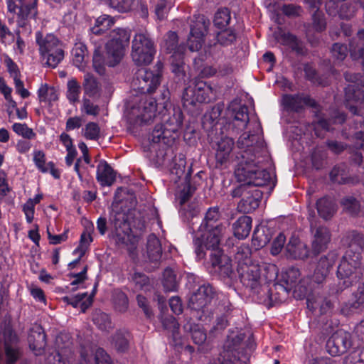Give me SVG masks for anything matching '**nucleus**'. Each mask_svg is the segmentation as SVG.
<instances>
[{"instance_id":"nucleus-1","label":"nucleus","mask_w":364,"mask_h":364,"mask_svg":"<svg viewBox=\"0 0 364 364\" xmlns=\"http://www.w3.org/2000/svg\"><path fill=\"white\" fill-rule=\"evenodd\" d=\"M237 147L240 151L236 159L237 164L235 175L239 181L245 182L253 186H264L269 184L274 186L272 175L264 169H260L259 164L267 154L263 140L258 135L243 134L238 139Z\"/></svg>"},{"instance_id":"nucleus-2","label":"nucleus","mask_w":364,"mask_h":364,"mask_svg":"<svg viewBox=\"0 0 364 364\" xmlns=\"http://www.w3.org/2000/svg\"><path fill=\"white\" fill-rule=\"evenodd\" d=\"M161 75L146 69H139L132 82V87L136 92L141 94L136 97L135 104L127 114L131 124L143 125L151 123L156 117V101L146 94L155 91L160 84Z\"/></svg>"},{"instance_id":"nucleus-3","label":"nucleus","mask_w":364,"mask_h":364,"mask_svg":"<svg viewBox=\"0 0 364 364\" xmlns=\"http://www.w3.org/2000/svg\"><path fill=\"white\" fill-rule=\"evenodd\" d=\"M364 267L361 265V256L353 255L351 250H346L337 269V277L340 282L337 287L330 289V294L336 295L345 289L353 285L363 274Z\"/></svg>"},{"instance_id":"nucleus-4","label":"nucleus","mask_w":364,"mask_h":364,"mask_svg":"<svg viewBox=\"0 0 364 364\" xmlns=\"http://www.w3.org/2000/svg\"><path fill=\"white\" fill-rule=\"evenodd\" d=\"M36 43L43 60L49 67L55 68L63 59L64 51L58 38L52 33L43 34L37 31Z\"/></svg>"},{"instance_id":"nucleus-5","label":"nucleus","mask_w":364,"mask_h":364,"mask_svg":"<svg viewBox=\"0 0 364 364\" xmlns=\"http://www.w3.org/2000/svg\"><path fill=\"white\" fill-rule=\"evenodd\" d=\"M225 230L220 228H201L198 230V236L193 239L195 253L198 259H202L205 256V250H210L211 253L222 252L220 249L221 239Z\"/></svg>"},{"instance_id":"nucleus-6","label":"nucleus","mask_w":364,"mask_h":364,"mask_svg":"<svg viewBox=\"0 0 364 364\" xmlns=\"http://www.w3.org/2000/svg\"><path fill=\"white\" fill-rule=\"evenodd\" d=\"M156 53L154 41L149 33H136L132 45L131 56L137 65H146L151 63Z\"/></svg>"},{"instance_id":"nucleus-7","label":"nucleus","mask_w":364,"mask_h":364,"mask_svg":"<svg viewBox=\"0 0 364 364\" xmlns=\"http://www.w3.org/2000/svg\"><path fill=\"white\" fill-rule=\"evenodd\" d=\"M109 41L106 44L108 58L107 64L110 67L117 65L124 55L125 49L130 40V33L124 28H116L109 33Z\"/></svg>"},{"instance_id":"nucleus-8","label":"nucleus","mask_w":364,"mask_h":364,"mask_svg":"<svg viewBox=\"0 0 364 364\" xmlns=\"http://www.w3.org/2000/svg\"><path fill=\"white\" fill-rule=\"evenodd\" d=\"M215 292L209 284L201 285L190 299V308L193 316L199 320L205 321L210 318L211 309L207 306L213 298Z\"/></svg>"},{"instance_id":"nucleus-9","label":"nucleus","mask_w":364,"mask_h":364,"mask_svg":"<svg viewBox=\"0 0 364 364\" xmlns=\"http://www.w3.org/2000/svg\"><path fill=\"white\" fill-rule=\"evenodd\" d=\"M215 97L212 87L204 81H197L186 87L182 95L185 107L195 106L197 103H208Z\"/></svg>"},{"instance_id":"nucleus-10","label":"nucleus","mask_w":364,"mask_h":364,"mask_svg":"<svg viewBox=\"0 0 364 364\" xmlns=\"http://www.w3.org/2000/svg\"><path fill=\"white\" fill-rule=\"evenodd\" d=\"M250 184H242L233 189L231 196L241 198L237 205L240 212L250 213L258 208L262 198V192Z\"/></svg>"},{"instance_id":"nucleus-11","label":"nucleus","mask_w":364,"mask_h":364,"mask_svg":"<svg viewBox=\"0 0 364 364\" xmlns=\"http://www.w3.org/2000/svg\"><path fill=\"white\" fill-rule=\"evenodd\" d=\"M345 78L353 84H349L345 88L346 106L354 114H361L364 102V92L358 87L359 75L346 74Z\"/></svg>"},{"instance_id":"nucleus-12","label":"nucleus","mask_w":364,"mask_h":364,"mask_svg":"<svg viewBox=\"0 0 364 364\" xmlns=\"http://www.w3.org/2000/svg\"><path fill=\"white\" fill-rule=\"evenodd\" d=\"M209 25V21L203 16H198L194 24L191 26V33L188 38V46L191 51H198L201 48Z\"/></svg>"},{"instance_id":"nucleus-13","label":"nucleus","mask_w":364,"mask_h":364,"mask_svg":"<svg viewBox=\"0 0 364 364\" xmlns=\"http://www.w3.org/2000/svg\"><path fill=\"white\" fill-rule=\"evenodd\" d=\"M163 47L167 53H173L172 55V67L174 73H180L182 67L181 58L185 50L183 46L178 45V36L176 33L169 31L167 33Z\"/></svg>"},{"instance_id":"nucleus-14","label":"nucleus","mask_w":364,"mask_h":364,"mask_svg":"<svg viewBox=\"0 0 364 364\" xmlns=\"http://www.w3.org/2000/svg\"><path fill=\"white\" fill-rule=\"evenodd\" d=\"M239 277L242 284L251 289H255L260 285V267L255 263L242 264L237 266Z\"/></svg>"},{"instance_id":"nucleus-15","label":"nucleus","mask_w":364,"mask_h":364,"mask_svg":"<svg viewBox=\"0 0 364 364\" xmlns=\"http://www.w3.org/2000/svg\"><path fill=\"white\" fill-rule=\"evenodd\" d=\"M350 335L343 331L334 333L327 341L326 350L332 356H338L346 352L350 347Z\"/></svg>"},{"instance_id":"nucleus-16","label":"nucleus","mask_w":364,"mask_h":364,"mask_svg":"<svg viewBox=\"0 0 364 364\" xmlns=\"http://www.w3.org/2000/svg\"><path fill=\"white\" fill-rule=\"evenodd\" d=\"M355 4L354 2L345 1V0H328L326 4V8L329 15L338 14L341 18L349 19L356 12Z\"/></svg>"},{"instance_id":"nucleus-17","label":"nucleus","mask_w":364,"mask_h":364,"mask_svg":"<svg viewBox=\"0 0 364 364\" xmlns=\"http://www.w3.org/2000/svg\"><path fill=\"white\" fill-rule=\"evenodd\" d=\"M311 232L312 235V252L315 255H318L328 247V245L331 241L330 231L324 226L314 227L311 224Z\"/></svg>"},{"instance_id":"nucleus-18","label":"nucleus","mask_w":364,"mask_h":364,"mask_svg":"<svg viewBox=\"0 0 364 364\" xmlns=\"http://www.w3.org/2000/svg\"><path fill=\"white\" fill-rule=\"evenodd\" d=\"M282 105L287 111L299 112L307 105L316 107V102L309 96L304 94L284 95L282 97Z\"/></svg>"},{"instance_id":"nucleus-19","label":"nucleus","mask_w":364,"mask_h":364,"mask_svg":"<svg viewBox=\"0 0 364 364\" xmlns=\"http://www.w3.org/2000/svg\"><path fill=\"white\" fill-rule=\"evenodd\" d=\"M210 260L213 267L223 277L232 278L234 274L231 261L222 252L210 253Z\"/></svg>"},{"instance_id":"nucleus-20","label":"nucleus","mask_w":364,"mask_h":364,"mask_svg":"<svg viewBox=\"0 0 364 364\" xmlns=\"http://www.w3.org/2000/svg\"><path fill=\"white\" fill-rule=\"evenodd\" d=\"M112 221L116 230L117 243L127 245L128 242L131 240V235L129 233L130 228L124 218V215L117 213L112 218Z\"/></svg>"},{"instance_id":"nucleus-21","label":"nucleus","mask_w":364,"mask_h":364,"mask_svg":"<svg viewBox=\"0 0 364 364\" xmlns=\"http://www.w3.org/2000/svg\"><path fill=\"white\" fill-rule=\"evenodd\" d=\"M46 336L40 326L33 328L28 337L29 347L36 355H41L46 346Z\"/></svg>"},{"instance_id":"nucleus-22","label":"nucleus","mask_w":364,"mask_h":364,"mask_svg":"<svg viewBox=\"0 0 364 364\" xmlns=\"http://www.w3.org/2000/svg\"><path fill=\"white\" fill-rule=\"evenodd\" d=\"M97 181L102 186H111L116 181V172L105 160H102L97 166Z\"/></svg>"},{"instance_id":"nucleus-23","label":"nucleus","mask_w":364,"mask_h":364,"mask_svg":"<svg viewBox=\"0 0 364 364\" xmlns=\"http://www.w3.org/2000/svg\"><path fill=\"white\" fill-rule=\"evenodd\" d=\"M287 256L295 259H305L309 256V249L306 244L298 237H291L286 246Z\"/></svg>"},{"instance_id":"nucleus-24","label":"nucleus","mask_w":364,"mask_h":364,"mask_svg":"<svg viewBox=\"0 0 364 364\" xmlns=\"http://www.w3.org/2000/svg\"><path fill=\"white\" fill-rule=\"evenodd\" d=\"M301 273L298 268L289 267L282 272L281 282L276 285L277 289H281L286 293L290 291L300 281Z\"/></svg>"},{"instance_id":"nucleus-25","label":"nucleus","mask_w":364,"mask_h":364,"mask_svg":"<svg viewBox=\"0 0 364 364\" xmlns=\"http://www.w3.org/2000/svg\"><path fill=\"white\" fill-rule=\"evenodd\" d=\"M163 125L165 127V133H171L173 136L181 128L183 124V113L179 109H173L172 114L163 116Z\"/></svg>"},{"instance_id":"nucleus-26","label":"nucleus","mask_w":364,"mask_h":364,"mask_svg":"<svg viewBox=\"0 0 364 364\" xmlns=\"http://www.w3.org/2000/svg\"><path fill=\"white\" fill-rule=\"evenodd\" d=\"M234 141L230 137H223L217 143V149L215 152V159L217 163L221 165L226 163L230 158V154L232 151Z\"/></svg>"},{"instance_id":"nucleus-27","label":"nucleus","mask_w":364,"mask_h":364,"mask_svg":"<svg viewBox=\"0 0 364 364\" xmlns=\"http://www.w3.org/2000/svg\"><path fill=\"white\" fill-rule=\"evenodd\" d=\"M348 245L347 250H351L353 255L358 253L361 256V252L364 250V235L353 230L346 234L343 240Z\"/></svg>"},{"instance_id":"nucleus-28","label":"nucleus","mask_w":364,"mask_h":364,"mask_svg":"<svg viewBox=\"0 0 364 364\" xmlns=\"http://www.w3.org/2000/svg\"><path fill=\"white\" fill-rule=\"evenodd\" d=\"M221 213L218 207H211L208 209L205 217L199 228H220V230H225L224 225L220 222Z\"/></svg>"},{"instance_id":"nucleus-29","label":"nucleus","mask_w":364,"mask_h":364,"mask_svg":"<svg viewBox=\"0 0 364 364\" xmlns=\"http://www.w3.org/2000/svg\"><path fill=\"white\" fill-rule=\"evenodd\" d=\"M183 328L186 331L191 333V338L196 345H202L206 341L207 335L205 331L200 325L194 323L192 321V318L186 320V323L183 325Z\"/></svg>"},{"instance_id":"nucleus-30","label":"nucleus","mask_w":364,"mask_h":364,"mask_svg":"<svg viewBox=\"0 0 364 364\" xmlns=\"http://www.w3.org/2000/svg\"><path fill=\"white\" fill-rule=\"evenodd\" d=\"M252 222L249 216L240 217L232 225L234 235L238 239L247 237L252 229Z\"/></svg>"},{"instance_id":"nucleus-31","label":"nucleus","mask_w":364,"mask_h":364,"mask_svg":"<svg viewBox=\"0 0 364 364\" xmlns=\"http://www.w3.org/2000/svg\"><path fill=\"white\" fill-rule=\"evenodd\" d=\"M82 87L85 95L90 97H99L101 94V87L97 78L91 73H87L84 75Z\"/></svg>"},{"instance_id":"nucleus-32","label":"nucleus","mask_w":364,"mask_h":364,"mask_svg":"<svg viewBox=\"0 0 364 364\" xmlns=\"http://www.w3.org/2000/svg\"><path fill=\"white\" fill-rule=\"evenodd\" d=\"M147 256L150 261L158 262L162 255V249L159 238L154 234L149 235L146 245Z\"/></svg>"},{"instance_id":"nucleus-33","label":"nucleus","mask_w":364,"mask_h":364,"mask_svg":"<svg viewBox=\"0 0 364 364\" xmlns=\"http://www.w3.org/2000/svg\"><path fill=\"white\" fill-rule=\"evenodd\" d=\"M316 208L318 215L325 220L331 218L336 210L334 201L326 197L317 200Z\"/></svg>"},{"instance_id":"nucleus-34","label":"nucleus","mask_w":364,"mask_h":364,"mask_svg":"<svg viewBox=\"0 0 364 364\" xmlns=\"http://www.w3.org/2000/svg\"><path fill=\"white\" fill-rule=\"evenodd\" d=\"M232 126L237 130H243L249 122L248 108L245 105L240 106L233 110Z\"/></svg>"},{"instance_id":"nucleus-35","label":"nucleus","mask_w":364,"mask_h":364,"mask_svg":"<svg viewBox=\"0 0 364 364\" xmlns=\"http://www.w3.org/2000/svg\"><path fill=\"white\" fill-rule=\"evenodd\" d=\"M72 55L74 65L80 70L83 69L87 57L85 45L81 42L76 43L72 50Z\"/></svg>"},{"instance_id":"nucleus-36","label":"nucleus","mask_w":364,"mask_h":364,"mask_svg":"<svg viewBox=\"0 0 364 364\" xmlns=\"http://www.w3.org/2000/svg\"><path fill=\"white\" fill-rule=\"evenodd\" d=\"M190 178L191 172L189 171L186 174L185 183L183 187L179 188L180 189L176 194V198L181 205L187 202L196 191V187L191 185Z\"/></svg>"},{"instance_id":"nucleus-37","label":"nucleus","mask_w":364,"mask_h":364,"mask_svg":"<svg viewBox=\"0 0 364 364\" xmlns=\"http://www.w3.org/2000/svg\"><path fill=\"white\" fill-rule=\"evenodd\" d=\"M271 240V235L269 234V230L262 226L257 228L254 230L252 235V245L256 249L264 247Z\"/></svg>"},{"instance_id":"nucleus-38","label":"nucleus","mask_w":364,"mask_h":364,"mask_svg":"<svg viewBox=\"0 0 364 364\" xmlns=\"http://www.w3.org/2000/svg\"><path fill=\"white\" fill-rule=\"evenodd\" d=\"M278 41L284 45L290 46L291 48L297 53H304L302 43L294 35L290 33H280L278 36Z\"/></svg>"},{"instance_id":"nucleus-39","label":"nucleus","mask_w":364,"mask_h":364,"mask_svg":"<svg viewBox=\"0 0 364 364\" xmlns=\"http://www.w3.org/2000/svg\"><path fill=\"white\" fill-rule=\"evenodd\" d=\"M364 304V297L359 293L353 294V299L343 303L341 307V313L344 316H349L355 312Z\"/></svg>"},{"instance_id":"nucleus-40","label":"nucleus","mask_w":364,"mask_h":364,"mask_svg":"<svg viewBox=\"0 0 364 364\" xmlns=\"http://www.w3.org/2000/svg\"><path fill=\"white\" fill-rule=\"evenodd\" d=\"M38 97L41 102H43L50 105L53 102L58 100V94L53 87L43 85L38 90Z\"/></svg>"},{"instance_id":"nucleus-41","label":"nucleus","mask_w":364,"mask_h":364,"mask_svg":"<svg viewBox=\"0 0 364 364\" xmlns=\"http://www.w3.org/2000/svg\"><path fill=\"white\" fill-rule=\"evenodd\" d=\"M114 23L112 17L108 15H102L96 21L95 26L92 28V31L96 35H100L109 29Z\"/></svg>"},{"instance_id":"nucleus-42","label":"nucleus","mask_w":364,"mask_h":364,"mask_svg":"<svg viewBox=\"0 0 364 364\" xmlns=\"http://www.w3.org/2000/svg\"><path fill=\"white\" fill-rule=\"evenodd\" d=\"M176 139L171 133H165V127L163 124L156 125L152 132V141L154 143L163 142L164 144H169L172 143Z\"/></svg>"},{"instance_id":"nucleus-43","label":"nucleus","mask_w":364,"mask_h":364,"mask_svg":"<svg viewBox=\"0 0 364 364\" xmlns=\"http://www.w3.org/2000/svg\"><path fill=\"white\" fill-rule=\"evenodd\" d=\"M92 321L96 326L102 331H107L112 328L109 316L100 310H96L94 312Z\"/></svg>"},{"instance_id":"nucleus-44","label":"nucleus","mask_w":364,"mask_h":364,"mask_svg":"<svg viewBox=\"0 0 364 364\" xmlns=\"http://www.w3.org/2000/svg\"><path fill=\"white\" fill-rule=\"evenodd\" d=\"M346 117L343 113H338L333 119H331L329 120L325 119H320L316 124H315L314 129L315 134L318 136H321V134L318 133V129H322L325 131H329L331 129L330 125L331 123H339L342 124L345 122Z\"/></svg>"},{"instance_id":"nucleus-45","label":"nucleus","mask_w":364,"mask_h":364,"mask_svg":"<svg viewBox=\"0 0 364 364\" xmlns=\"http://www.w3.org/2000/svg\"><path fill=\"white\" fill-rule=\"evenodd\" d=\"M130 335L127 331H117L113 337L114 347L119 351H125L128 348Z\"/></svg>"},{"instance_id":"nucleus-46","label":"nucleus","mask_w":364,"mask_h":364,"mask_svg":"<svg viewBox=\"0 0 364 364\" xmlns=\"http://www.w3.org/2000/svg\"><path fill=\"white\" fill-rule=\"evenodd\" d=\"M86 296L87 293H83L77 294L74 297L65 296L63 300L74 307L80 306L81 307L82 311L85 312V309L92 304L91 296H90L87 301H83Z\"/></svg>"},{"instance_id":"nucleus-47","label":"nucleus","mask_w":364,"mask_h":364,"mask_svg":"<svg viewBox=\"0 0 364 364\" xmlns=\"http://www.w3.org/2000/svg\"><path fill=\"white\" fill-rule=\"evenodd\" d=\"M230 20V11L229 9L224 8L219 9L215 13L213 23L215 27L219 29H223L229 25Z\"/></svg>"},{"instance_id":"nucleus-48","label":"nucleus","mask_w":364,"mask_h":364,"mask_svg":"<svg viewBox=\"0 0 364 364\" xmlns=\"http://www.w3.org/2000/svg\"><path fill=\"white\" fill-rule=\"evenodd\" d=\"M80 91L81 87L75 79L68 81L66 96L70 103L79 101Z\"/></svg>"},{"instance_id":"nucleus-49","label":"nucleus","mask_w":364,"mask_h":364,"mask_svg":"<svg viewBox=\"0 0 364 364\" xmlns=\"http://www.w3.org/2000/svg\"><path fill=\"white\" fill-rule=\"evenodd\" d=\"M337 259V255L335 252H328L326 256L321 257L316 265L318 269L324 273L328 274Z\"/></svg>"},{"instance_id":"nucleus-50","label":"nucleus","mask_w":364,"mask_h":364,"mask_svg":"<svg viewBox=\"0 0 364 364\" xmlns=\"http://www.w3.org/2000/svg\"><path fill=\"white\" fill-rule=\"evenodd\" d=\"M163 286L166 291H174L177 289L176 276L170 268H166L164 272Z\"/></svg>"},{"instance_id":"nucleus-51","label":"nucleus","mask_w":364,"mask_h":364,"mask_svg":"<svg viewBox=\"0 0 364 364\" xmlns=\"http://www.w3.org/2000/svg\"><path fill=\"white\" fill-rule=\"evenodd\" d=\"M237 35L234 30L231 28H223L217 33L216 38L222 46H229L236 40Z\"/></svg>"},{"instance_id":"nucleus-52","label":"nucleus","mask_w":364,"mask_h":364,"mask_svg":"<svg viewBox=\"0 0 364 364\" xmlns=\"http://www.w3.org/2000/svg\"><path fill=\"white\" fill-rule=\"evenodd\" d=\"M341 205L344 210L350 215H355L360 211V205L359 202L352 196L344 198L341 201Z\"/></svg>"},{"instance_id":"nucleus-53","label":"nucleus","mask_w":364,"mask_h":364,"mask_svg":"<svg viewBox=\"0 0 364 364\" xmlns=\"http://www.w3.org/2000/svg\"><path fill=\"white\" fill-rule=\"evenodd\" d=\"M93 231V225L91 223L89 226H87L81 236H80V246L76 250V251L81 252V255H84L87 248L90 245V244L92 242V232Z\"/></svg>"},{"instance_id":"nucleus-54","label":"nucleus","mask_w":364,"mask_h":364,"mask_svg":"<svg viewBox=\"0 0 364 364\" xmlns=\"http://www.w3.org/2000/svg\"><path fill=\"white\" fill-rule=\"evenodd\" d=\"M13 131L18 135L27 139H33L36 134L31 128H29L26 124L14 123L12 125Z\"/></svg>"},{"instance_id":"nucleus-55","label":"nucleus","mask_w":364,"mask_h":364,"mask_svg":"<svg viewBox=\"0 0 364 364\" xmlns=\"http://www.w3.org/2000/svg\"><path fill=\"white\" fill-rule=\"evenodd\" d=\"M5 354L7 364L15 363L21 355L18 347L9 342L5 343Z\"/></svg>"},{"instance_id":"nucleus-56","label":"nucleus","mask_w":364,"mask_h":364,"mask_svg":"<svg viewBox=\"0 0 364 364\" xmlns=\"http://www.w3.org/2000/svg\"><path fill=\"white\" fill-rule=\"evenodd\" d=\"M114 303L115 309L119 312H125L128 309L127 296L122 291H115L114 294Z\"/></svg>"},{"instance_id":"nucleus-57","label":"nucleus","mask_w":364,"mask_h":364,"mask_svg":"<svg viewBox=\"0 0 364 364\" xmlns=\"http://www.w3.org/2000/svg\"><path fill=\"white\" fill-rule=\"evenodd\" d=\"M134 1L135 0H108L109 6L121 13L129 11Z\"/></svg>"},{"instance_id":"nucleus-58","label":"nucleus","mask_w":364,"mask_h":364,"mask_svg":"<svg viewBox=\"0 0 364 364\" xmlns=\"http://www.w3.org/2000/svg\"><path fill=\"white\" fill-rule=\"evenodd\" d=\"M251 250L248 245H242L237 247V251L235 254V259L237 261V266L242 264L252 263L250 260Z\"/></svg>"},{"instance_id":"nucleus-59","label":"nucleus","mask_w":364,"mask_h":364,"mask_svg":"<svg viewBox=\"0 0 364 364\" xmlns=\"http://www.w3.org/2000/svg\"><path fill=\"white\" fill-rule=\"evenodd\" d=\"M320 306L321 314L328 313L333 307V302L328 299H324L322 301H313L311 299H307V306L310 309H315L317 306Z\"/></svg>"},{"instance_id":"nucleus-60","label":"nucleus","mask_w":364,"mask_h":364,"mask_svg":"<svg viewBox=\"0 0 364 364\" xmlns=\"http://www.w3.org/2000/svg\"><path fill=\"white\" fill-rule=\"evenodd\" d=\"M33 160L36 166L40 171L42 173L48 172V163H46V154L43 151H34Z\"/></svg>"},{"instance_id":"nucleus-61","label":"nucleus","mask_w":364,"mask_h":364,"mask_svg":"<svg viewBox=\"0 0 364 364\" xmlns=\"http://www.w3.org/2000/svg\"><path fill=\"white\" fill-rule=\"evenodd\" d=\"M313 28L317 32H322L326 28V23L323 14L320 11H315L312 15Z\"/></svg>"},{"instance_id":"nucleus-62","label":"nucleus","mask_w":364,"mask_h":364,"mask_svg":"<svg viewBox=\"0 0 364 364\" xmlns=\"http://www.w3.org/2000/svg\"><path fill=\"white\" fill-rule=\"evenodd\" d=\"M244 338V333H242L229 336L225 343V348H228L225 351H228L232 354V351L237 349V346L241 343Z\"/></svg>"},{"instance_id":"nucleus-63","label":"nucleus","mask_w":364,"mask_h":364,"mask_svg":"<svg viewBox=\"0 0 364 364\" xmlns=\"http://www.w3.org/2000/svg\"><path fill=\"white\" fill-rule=\"evenodd\" d=\"M100 129L97 124L89 122L86 124L84 130V136L87 139L96 140L99 138Z\"/></svg>"},{"instance_id":"nucleus-64","label":"nucleus","mask_w":364,"mask_h":364,"mask_svg":"<svg viewBox=\"0 0 364 364\" xmlns=\"http://www.w3.org/2000/svg\"><path fill=\"white\" fill-rule=\"evenodd\" d=\"M239 361L228 351H223L218 357L213 359L209 364H237Z\"/></svg>"}]
</instances>
